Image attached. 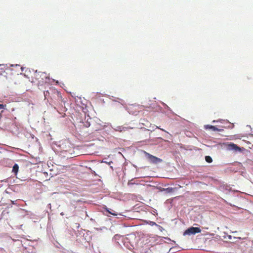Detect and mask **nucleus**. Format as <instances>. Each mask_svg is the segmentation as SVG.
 I'll use <instances>...</instances> for the list:
<instances>
[{"label":"nucleus","mask_w":253,"mask_h":253,"mask_svg":"<svg viewBox=\"0 0 253 253\" xmlns=\"http://www.w3.org/2000/svg\"><path fill=\"white\" fill-rule=\"evenodd\" d=\"M51 92L49 91H46L45 96L47 95V94L48 93L50 94V97L52 99L53 102L56 104H60L62 101V97L61 94L60 92H59L57 90L55 89H52L50 90Z\"/></svg>","instance_id":"obj_1"},{"label":"nucleus","mask_w":253,"mask_h":253,"mask_svg":"<svg viewBox=\"0 0 253 253\" xmlns=\"http://www.w3.org/2000/svg\"><path fill=\"white\" fill-rule=\"evenodd\" d=\"M201 232V230L199 227H190V228H188L187 229H186L184 231L183 235H194L196 233H200Z\"/></svg>","instance_id":"obj_2"},{"label":"nucleus","mask_w":253,"mask_h":253,"mask_svg":"<svg viewBox=\"0 0 253 253\" xmlns=\"http://www.w3.org/2000/svg\"><path fill=\"white\" fill-rule=\"evenodd\" d=\"M144 154L146 158L150 161L151 163L156 164L158 162H161V160L154 156H153L149 153L144 151Z\"/></svg>","instance_id":"obj_3"},{"label":"nucleus","mask_w":253,"mask_h":253,"mask_svg":"<svg viewBox=\"0 0 253 253\" xmlns=\"http://www.w3.org/2000/svg\"><path fill=\"white\" fill-rule=\"evenodd\" d=\"M38 76H39L40 77L38 78V79L40 80L41 78V80H40V81L42 82V83H46L49 80L48 75L45 72H40L37 75V77Z\"/></svg>","instance_id":"obj_4"},{"label":"nucleus","mask_w":253,"mask_h":253,"mask_svg":"<svg viewBox=\"0 0 253 253\" xmlns=\"http://www.w3.org/2000/svg\"><path fill=\"white\" fill-rule=\"evenodd\" d=\"M228 149L234 150L235 152L241 151L242 148L233 143H230L228 144Z\"/></svg>","instance_id":"obj_5"},{"label":"nucleus","mask_w":253,"mask_h":253,"mask_svg":"<svg viewBox=\"0 0 253 253\" xmlns=\"http://www.w3.org/2000/svg\"><path fill=\"white\" fill-rule=\"evenodd\" d=\"M206 129H211L213 131H220V129L217 128L216 126L211 125H206L205 126Z\"/></svg>","instance_id":"obj_6"},{"label":"nucleus","mask_w":253,"mask_h":253,"mask_svg":"<svg viewBox=\"0 0 253 253\" xmlns=\"http://www.w3.org/2000/svg\"><path fill=\"white\" fill-rule=\"evenodd\" d=\"M19 169V166L18 164H15L12 168V172L16 175Z\"/></svg>","instance_id":"obj_7"},{"label":"nucleus","mask_w":253,"mask_h":253,"mask_svg":"<svg viewBox=\"0 0 253 253\" xmlns=\"http://www.w3.org/2000/svg\"><path fill=\"white\" fill-rule=\"evenodd\" d=\"M205 160L207 162H208L209 163H211L212 161V159L211 157H210V156H206L205 157Z\"/></svg>","instance_id":"obj_8"},{"label":"nucleus","mask_w":253,"mask_h":253,"mask_svg":"<svg viewBox=\"0 0 253 253\" xmlns=\"http://www.w3.org/2000/svg\"><path fill=\"white\" fill-rule=\"evenodd\" d=\"M130 239H135V236L132 235H128V237L126 238V239L128 240H129Z\"/></svg>","instance_id":"obj_9"},{"label":"nucleus","mask_w":253,"mask_h":253,"mask_svg":"<svg viewBox=\"0 0 253 253\" xmlns=\"http://www.w3.org/2000/svg\"><path fill=\"white\" fill-rule=\"evenodd\" d=\"M124 128V127H123L122 126H117V128H115V129L116 131H122Z\"/></svg>","instance_id":"obj_10"},{"label":"nucleus","mask_w":253,"mask_h":253,"mask_svg":"<svg viewBox=\"0 0 253 253\" xmlns=\"http://www.w3.org/2000/svg\"><path fill=\"white\" fill-rule=\"evenodd\" d=\"M5 107H6V105L0 104V109H5Z\"/></svg>","instance_id":"obj_11"},{"label":"nucleus","mask_w":253,"mask_h":253,"mask_svg":"<svg viewBox=\"0 0 253 253\" xmlns=\"http://www.w3.org/2000/svg\"><path fill=\"white\" fill-rule=\"evenodd\" d=\"M152 225H157L156 223L154 222H152Z\"/></svg>","instance_id":"obj_12"},{"label":"nucleus","mask_w":253,"mask_h":253,"mask_svg":"<svg viewBox=\"0 0 253 253\" xmlns=\"http://www.w3.org/2000/svg\"><path fill=\"white\" fill-rule=\"evenodd\" d=\"M1 75H2V74L0 73V77H1Z\"/></svg>","instance_id":"obj_13"},{"label":"nucleus","mask_w":253,"mask_h":253,"mask_svg":"<svg viewBox=\"0 0 253 253\" xmlns=\"http://www.w3.org/2000/svg\"><path fill=\"white\" fill-rule=\"evenodd\" d=\"M239 239H241V237H238V238Z\"/></svg>","instance_id":"obj_14"},{"label":"nucleus","mask_w":253,"mask_h":253,"mask_svg":"<svg viewBox=\"0 0 253 253\" xmlns=\"http://www.w3.org/2000/svg\"><path fill=\"white\" fill-rule=\"evenodd\" d=\"M3 65L0 64V66H3Z\"/></svg>","instance_id":"obj_15"}]
</instances>
